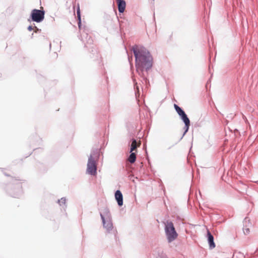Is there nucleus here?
Here are the masks:
<instances>
[{"instance_id": "f03ea898", "label": "nucleus", "mask_w": 258, "mask_h": 258, "mask_svg": "<svg viewBox=\"0 0 258 258\" xmlns=\"http://www.w3.org/2000/svg\"><path fill=\"white\" fill-rule=\"evenodd\" d=\"M100 156V149H93L88 157L87 164V172L92 176L97 174V162Z\"/></svg>"}, {"instance_id": "2eb2a0df", "label": "nucleus", "mask_w": 258, "mask_h": 258, "mask_svg": "<svg viewBox=\"0 0 258 258\" xmlns=\"http://www.w3.org/2000/svg\"><path fill=\"white\" fill-rule=\"evenodd\" d=\"M77 19H78V27L80 31H82V25H81V12L80 10L79 6H78L77 10Z\"/></svg>"}, {"instance_id": "1a4fd4ad", "label": "nucleus", "mask_w": 258, "mask_h": 258, "mask_svg": "<svg viewBox=\"0 0 258 258\" xmlns=\"http://www.w3.org/2000/svg\"><path fill=\"white\" fill-rule=\"evenodd\" d=\"M99 211L101 219L102 217L105 219L112 218L110 211L107 207H105L102 209H99Z\"/></svg>"}, {"instance_id": "f8f14e48", "label": "nucleus", "mask_w": 258, "mask_h": 258, "mask_svg": "<svg viewBox=\"0 0 258 258\" xmlns=\"http://www.w3.org/2000/svg\"><path fill=\"white\" fill-rule=\"evenodd\" d=\"M119 14L123 13L125 9L126 2L124 0H116Z\"/></svg>"}, {"instance_id": "39448f33", "label": "nucleus", "mask_w": 258, "mask_h": 258, "mask_svg": "<svg viewBox=\"0 0 258 258\" xmlns=\"http://www.w3.org/2000/svg\"><path fill=\"white\" fill-rule=\"evenodd\" d=\"M89 30L84 28V29L81 32V41L84 43V46L85 47H89L88 45H92L93 42V40L91 38V36L89 35L88 34Z\"/></svg>"}, {"instance_id": "7ed1b4c3", "label": "nucleus", "mask_w": 258, "mask_h": 258, "mask_svg": "<svg viewBox=\"0 0 258 258\" xmlns=\"http://www.w3.org/2000/svg\"><path fill=\"white\" fill-rule=\"evenodd\" d=\"M164 230L169 243L172 242L177 237L178 234L175 230L173 223L171 221H167L165 223Z\"/></svg>"}, {"instance_id": "a211bd4d", "label": "nucleus", "mask_w": 258, "mask_h": 258, "mask_svg": "<svg viewBox=\"0 0 258 258\" xmlns=\"http://www.w3.org/2000/svg\"><path fill=\"white\" fill-rule=\"evenodd\" d=\"M67 199L65 197L61 198L60 199L58 200L57 203L60 205L61 206L62 204H63L65 206V208L67 207V205L66 204Z\"/></svg>"}, {"instance_id": "dca6fc26", "label": "nucleus", "mask_w": 258, "mask_h": 258, "mask_svg": "<svg viewBox=\"0 0 258 258\" xmlns=\"http://www.w3.org/2000/svg\"><path fill=\"white\" fill-rule=\"evenodd\" d=\"M184 126L183 127L184 132L183 133L182 136L180 139V141L183 138V137L185 136V135L186 134V133L188 131L189 126L190 125V121H188L184 123Z\"/></svg>"}, {"instance_id": "6e6552de", "label": "nucleus", "mask_w": 258, "mask_h": 258, "mask_svg": "<svg viewBox=\"0 0 258 258\" xmlns=\"http://www.w3.org/2000/svg\"><path fill=\"white\" fill-rule=\"evenodd\" d=\"M102 222L103 228L106 230L107 232L109 233L113 228L112 218L105 219L102 217Z\"/></svg>"}, {"instance_id": "423d86ee", "label": "nucleus", "mask_w": 258, "mask_h": 258, "mask_svg": "<svg viewBox=\"0 0 258 258\" xmlns=\"http://www.w3.org/2000/svg\"><path fill=\"white\" fill-rule=\"evenodd\" d=\"M15 190H16V191L12 189H7V192L11 197L15 198H19L23 194L22 184L20 182H18L16 184Z\"/></svg>"}, {"instance_id": "f3484780", "label": "nucleus", "mask_w": 258, "mask_h": 258, "mask_svg": "<svg viewBox=\"0 0 258 258\" xmlns=\"http://www.w3.org/2000/svg\"><path fill=\"white\" fill-rule=\"evenodd\" d=\"M130 154L127 158L128 161L132 164L134 163L136 160V154L133 152H130Z\"/></svg>"}, {"instance_id": "9b49d317", "label": "nucleus", "mask_w": 258, "mask_h": 258, "mask_svg": "<svg viewBox=\"0 0 258 258\" xmlns=\"http://www.w3.org/2000/svg\"><path fill=\"white\" fill-rule=\"evenodd\" d=\"M115 199L118 205L121 207L123 205V195L120 190H117L114 194Z\"/></svg>"}, {"instance_id": "6ab92c4d", "label": "nucleus", "mask_w": 258, "mask_h": 258, "mask_svg": "<svg viewBox=\"0 0 258 258\" xmlns=\"http://www.w3.org/2000/svg\"><path fill=\"white\" fill-rule=\"evenodd\" d=\"M34 32L35 33H40L41 31L40 29L38 28L37 27L35 26L34 28Z\"/></svg>"}, {"instance_id": "20e7f679", "label": "nucleus", "mask_w": 258, "mask_h": 258, "mask_svg": "<svg viewBox=\"0 0 258 258\" xmlns=\"http://www.w3.org/2000/svg\"><path fill=\"white\" fill-rule=\"evenodd\" d=\"M45 13V12L42 7L40 10L34 9L31 11L28 21L41 23L44 19Z\"/></svg>"}, {"instance_id": "aec40b11", "label": "nucleus", "mask_w": 258, "mask_h": 258, "mask_svg": "<svg viewBox=\"0 0 258 258\" xmlns=\"http://www.w3.org/2000/svg\"><path fill=\"white\" fill-rule=\"evenodd\" d=\"M27 29L28 31H31L33 29V28L32 26L30 25L28 27Z\"/></svg>"}, {"instance_id": "9d476101", "label": "nucleus", "mask_w": 258, "mask_h": 258, "mask_svg": "<svg viewBox=\"0 0 258 258\" xmlns=\"http://www.w3.org/2000/svg\"><path fill=\"white\" fill-rule=\"evenodd\" d=\"M206 237L207 238L210 249H212L214 248L216 246V244L214 242V238L211 232L208 229H207Z\"/></svg>"}, {"instance_id": "4468645a", "label": "nucleus", "mask_w": 258, "mask_h": 258, "mask_svg": "<svg viewBox=\"0 0 258 258\" xmlns=\"http://www.w3.org/2000/svg\"><path fill=\"white\" fill-rule=\"evenodd\" d=\"M131 141L132 143L130 145V152H133L134 150H136L138 147L137 141L135 139L132 138Z\"/></svg>"}, {"instance_id": "412c9836", "label": "nucleus", "mask_w": 258, "mask_h": 258, "mask_svg": "<svg viewBox=\"0 0 258 258\" xmlns=\"http://www.w3.org/2000/svg\"><path fill=\"white\" fill-rule=\"evenodd\" d=\"M117 20H118V22L119 24V27H120V28L121 29V25H122V21H120L118 18V17H117Z\"/></svg>"}, {"instance_id": "ddd939ff", "label": "nucleus", "mask_w": 258, "mask_h": 258, "mask_svg": "<svg viewBox=\"0 0 258 258\" xmlns=\"http://www.w3.org/2000/svg\"><path fill=\"white\" fill-rule=\"evenodd\" d=\"M249 221L250 220L247 217H245L243 220V231L245 235H247L250 232L249 229L247 227L249 224H251Z\"/></svg>"}, {"instance_id": "0eeeda50", "label": "nucleus", "mask_w": 258, "mask_h": 258, "mask_svg": "<svg viewBox=\"0 0 258 258\" xmlns=\"http://www.w3.org/2000/svg\"><path fill=\"white\" fill-rule=\"evenodd\" d=\"M174 108L183 123L189 121L190 120L183 109L178 105L174 104Z\"/></svg>"}, {"instance_id": "4be33fe9", "label": "nucleus", "mask_w": 258, "mask_h": 258, "mask_svg": "<svg viewBox=\"0 0 258 258\" xmlns=\"http://www.w3.org/2000/svg\"><path fill=\"white\" fill-rule=\"evenodd\" d=\"M32 152H31L30 153H29V155L28 156H30Z\"/></svg>"}, {"instance_id": "f257e3e1", "label": "nucleus", "mask_w": 258, "mask_h": 258, "mask_svg": "<svg viewBox=\"0 0 258 258\" xmlns=\"http://www.w3.org/2000/svg\"><path fill=\"white\" fill-rule=\"evenodd\" d=\"M132 50L135 57V66L138 74L145 80L149 83L147 76L153 67V59L150 51L144 47L138 48L137 45L132 47Z\"/></svg>"}]
</instances>
